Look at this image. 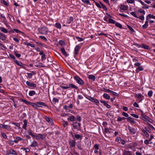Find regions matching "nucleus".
Masks as SVG:
<instances>
[{"mask_svg":"<svg viewBox=\"0 0 155 155\" xmlns=\"http://www.w3.org/2000/svg\"><path fill=\"white\" fill-rule=\"evenodd\" d=\"M77 146L78 148V149L81 150H83L82 148L81 147V144H78L77 145Z\"/></svg>","mask_w":155,"mask_h":155,"instance_id":"50","label":"nucleus"},{"mask_svg":"<svg viewBox=\"0 0 155 155\" xmlns=\"http://www.w3.org/2000/svg\"><path fill=\"white\" fill-rule=\"evenodd\" d=\"M88 78L89 79L93 81H94L95 80V77L93 75H90L88 76Z\"/></svg>","mask_w":155,"mask_h":155,"instance_id":"22","label":"nucleus"},{"mask_svg":"<svg viewBox=\"0 0 155 155\" xmlns=\"http://www.w3.org/2000/svg\"><path fill=\"white\" fill-rule=\"evenodd\" d=\"M153 91L151 90L149 91L147 95L149 97H151L153 95Z\"/></svg>","mask_w":155,"mask_h":155,"instance_id":"47","label":"nucleus"},{"mask_svg":"<svg viewBox=\"0 0 155 155\" xmlns=\"http://www.w3.org/2000/svg\"><path fill=\"white\" fill-rule=\"evenodd\" d=\"M25 45L27 46H30L31 47L34 48L35 47V45L33 44H31L30 43H25Z\"/></svg>","mask_w":155,"mask_h":155,"instance_id":"45","label":"nucleus"},{"mask_svg":"<svg viewBox=\"0 0 155 155\" xmlns=\"http://www.w3.org/2000/svg\"><path fill=\"white\" fill-rule=\"evenodd\" d=\"M26 85L29 87H32L31 88H35L36 87V85L32 82L27 81L26 82Z\"/></svg>","mask_w":155,"mask_h":155,"instance_id":"4","label":"nucleus"},{"mask_svg":"<svg viewBox=\"0 0 155 155\" xmlns=\"http://www.w3.org/2000/svg\"><path fill=\"white\" fill-rule=\"evenodd\" d=\"M81 1L84 3L88 4L90 5L91 4L89 0H81Z\"/></svg>","mask_w":155,"mask_h":155,"instance_id":"53","label":"nucleus"},{"mask_svg":"<svg viewBox=\"0 0 155 155\" xmlns=\"http://www.w3.org/2000/svg\"><path fill=\"white\" fill-rule=\"evenodd\" d=\"M138 11L140 13H143V15H144L145 14V12L144 10L140 9Z\"/></svg>","mask_w":155,"mask_h":155,"instance_id":"62","label":"nucleus"},{"mask_svg":"<svg viewBox=\"0 0 155 155\" xmlns=\"http://www.w3.org/2000/svg\"><path fill=\"white\" fill-rule=\"evenodd\" d=\"M68 120H69L71 121H73L75 120V118L74 116L72 115L71 117H70L69 119L68 118Z\"/></svg>","mask_w":155,"mask_h":155,"instance_id":"40","label":"nucleus"},{"mask_svg":"<svg viewBox=\"0 0 155 155\" xmlns=\"http://www.w3.org/2000/svg\"><path fill=\"white\" fill-rule=\"evenodd\" d=\"M141 112H142V114H141V118L144 121H147V120L150 119V118L149 117L143 113L142 111H141Z\"/></svg>","mask_w":155,"mask_h":155,"instance_id":"12","label":"nucleus"},{"mask_svg":"<svg viewBox=\"0 0 155 155\" xmlns=\"http://www.w3.org/2000/svg\"><path fill=\"white\" fill-rule=\"evenodd\" d=\"M128 128L131 134H134L136 133V131L135 128L131 127L130 126H128Z\"/></svg>","mask_w":155,"mask_h":155,"instance_id":"14","label":"nucleus"},{"mask_svg":"<svg viewBox=\"0 0 155 155\" xmlns=\"http://www.w3.org/2000/svg\"><path fill=\"white\" fill-rule=\"evenodd\" d=\"M55 26L56 27L60 29L61 28V25L60 23H56L55 24Z\"/></svg>","mask_w":155,"mask_h":155,"instance_id":"42","label":"nucleus"},{"mask_svg":"<svg viewBox=\"0 0 155 155\" xmlns=\"http://www.w3.org/2000/svg\"><path fill=\"white\" fill-rule=\"evenodd\" d=\"M100 102L104 104V105L106 106L107 108L109 109L110 107V106L105 101H101Z\"/></svg>","mask_w":155,"mask_h":155,"instance_id":"16","label":"nucleus"},{"mask_svg":"<svg viewBox=\"0 0 155 155\" xmlns=\"http://www.w3.org/2000/svg\"><path fill=\"white\" fill-rule=\"evenodd\" d=\"M10 126L5 125H4V127H3V128L7 130V129H9L10 128Z\"/></svg>","mask_w":155,"mask_h":155,"instance_id":"57","label":"nucleus"},{"mask_svg":"<svg viewBox=\"0 0 155 155\" xmlns=\"http://www.w3.org/2000/svg\"><path fill=\"white\" fill-rule=\"evenodd\" d=\"M61 51L64 55L66 56H68L67 54L65 51V50L64 48H61Z\"/></svg>","mask_w":155,"mask_h":155,"instance_id":"28","label":"nucleus"},{"mask_svg":"<svg viewBox=\"0 0 155 155\" xmlns=\"http://www.w3.org/2000/svg\"><path fill=\"white\" fill-rule=\"evenodd\" d=\"M27 133L28 134L31 135L32 137L34 136V135L31 132V130H28L27 131Z\"/></svg>","mask_w":155,"mask_h":155,"instance_id":"51","label":"nucleus"},{"mask_svg":"<svg viewBox=\"0 0 155 155\" xmlns=\"http://www.w3.org/2000/svg\"><path fill=\"white\" fill-rule=\"evenodd\" d=\"M75 140H69V147L71 148L74 147L76 145Z\"/></svg>","mask_w":155,"mask_h":155,"instance_id":"3","label":"nucleus"},{"mask_svg":"<svg viewBox=\"0 0 155 155\" xmlns=\"http://www.w3.org/2000/svg\"><path fill=\"white\" fill-rule=\"evenodd\" d=\"M23 123L24 124L22 126V128L25 130H26V127L27 125V121L25 119L23 120Z\"/></svg>","mask_w":155,"mask_h":155,"instance_id":"20","label":"nucleus"},{"mask_svg":"<svg viewBox=\"0 0 155 155\" xmlns=\"http://www.w3.org/2000/svg\"><path fill=\"white\" fill-rule=\"evenodd\" d=\"M99 145L97 144H95L94 147V148L95 150H98L99 149Z\"/></svg>","mask_w":155,"mask_h":155,"instance_id":"56","label":"nucleus"},{"mask_svg":"<svg viewBox=\"0 0 155 155\" xmlns=\"http://www.w3.org/2000/svg\"><path fill=\"white\" fill-rule=\"evenodd\" d=\"M39 32L41 34L47 35L48 31V29L46 27H44L41 28Z\"/></svg>","mask_w":155,"mask_h":155,"instance_id":"1","label":"nucleus"},{"mask_svg":"<svg viewBox=\"0 0 155 155\" xmlns=\"http://www.w3.org/2000/svg\"><path fill=\"white\" fill-rule=\"evenodd\" d=\"M119 143L122 145H124L126 143V141L124 140L121 139Z\"/></svg>","mask_w":155,"mask_h":155,"instance_id":"59","label":"nucleus"},{"mask_svg":"<svg viewBox=\"0 0 155 155\" xmlns=\"http://www.w3.org/2000/svg\"><path fill=\"white\" fill-rule=\"evenodd\" d=\"M74 78L79 84L82 85L84 84V81L79 76H76L74 77Z\"/></svg>","mask_w":155,"mask_h":155,"instance_id":"2","label":"nucleus"},{"mask_svg":"<svg viewBox=\"0 0 155 155\" xmlns=\"http://www.w3.org/2000/svg\"><path fill=\"white\" fill-rule=\"evenodd\" d=\"M127 27L132 32H134V30L133 29L130 25H127Z\"/></svg>","mask_w":155,"mask_h":155,"instance_id":"58","label":"nucleus"},{"mask_svg":"<svg viewBox=\"0 0 155 155\" xmlns=\"http://www.w3.org/2000/svg\"><path fill=\"white\" fill-rule=\"evenodd\" d=\"M36 92L34 91H31L29 92V95L30 96H32L35 94Z\"/></svg>","mask_w":155,"mask_h":155,"instance_id":"33","label":"nucleus"},{"mask_svg":"<svg viewBox=\"0 0 155 155\" xmlns=\"http://www.w3.org/2000/svg\"><path fill=\"white\" fill-rule=\"evenodd\" d=\"M14 53L16 57H18V58H20L21 57V55L20 54H18L17 53V52H16V51H14Z\"/></svg>","mask_w":155,"mask_h":155,"instance_id":"52","label":"nucleus"},{"mask_svg":"<svg viewBox=\"0 0 155 155\" xmlns=\"http://www.w3.org/2000/svg\"><path fill=\"white\" fill-rule=\"evenodd\" d=\"M141 47L147 50H149L150 49V47L149 46L144 44L142 45V46Z\"/></svg>","mask_w":155,"mask_h":155,"instance_id":"30","label":"nucleus"},{"mask_svg":"<svg viewBox=\"0 0 155 155\" xmlns=\"http://www.w3.org/2000/svg\"><path fill=\"white\" fill-rule=\"evenodd\" d=\"M115 25L117 27H118L120 29L122 28V25L120 24L118 22H116L115 23Z\"/></svg>","mask_w":155,"mask_h":155,"instance_id":"37","label":"nucleus"},{"mask_svg":"<svg viewBox=\"0 0 155 155\" xmlns=\"http://www.w3.org/2000/svg\"><path fill=\"white\" fill-rule=\"evenodd\" d=\"M73 127L74 129H79V128L77 124V122H74L72 124Z\"/></svg>","mask_w":155,"mask_h":155,"instance_id":"32","label":"nucleus"},{"mask_svg":"<svg viewBox=\"0 0 155 155\" xmlns=\"http://www.w3.org/2000/svg\"><path fill=\"white\" fill-rule=\"evenodd\" d=\"M123 155H132V152L129 151H125Z\"/></svg>","mask_w":155,"mask_h":155,"instance_id":"25","label":"nucleus"},{"mask_svg":"<svg viewBox=\"0 0 155 155\" xmlns=\"http://www.w3.org/2000/svg\"><path fill=\"white\" fill-rule=\"evenodd\" d=\"M0 30L5 33H7L8 32L7 30L4 27H0Z\"/></svg>","mask_w":155,"mask_h":155,"instance_id":"36","label":"nucleus"},{"mask_svg":"<svg viewBox=\"0 0 155 155\" xmlns=\"http://www.w3.org/2000/svg\"><path fill=\"white\" fill-rule=\"evenodd\" d=\"M110 93L111 94L114 95L116 96H118V94L117 93L115 92H114L110 90Z\"/></svg>","mask_w":155,"mask_h":155,"instance_id":"48","label":"nucleus"},{"mask_svg":"<svg viewBox=\"0 0 155 155\" xmlns=\"http://www.w3.org/2000/svg\"><path fill=\"white\" fill-rule=\"evenodd\" d=\"M122 115L123 116L126 117H128V116H129L128 114L127 113L125 112H123L122 114Z\"/></svg>","mask_w":155,"mask_h":155,"instance_id":"64","label":"nucleus"},{"mask_svg":"<svg viewBox=\"0 0 155 155\" xmlns=\"http://www.w3.org/2000/svg\"><path fill=\"white\" fill-rule=\"evenodd\" d=\"M38 145V143L36 141H34L31 143V146L32 147H36Z\"/></svg>","mask_w":155,"mask_h":155,"instance_id":"26","label":"nucleus"},{"mask_svg":"<svg viewBox=\"0 0 155 155\" xmlns=\"http://www.w3.org/2000/svg\"><path fill=\"white\" fill-rule=\"evenodd\" d=\"M74 134V140H75L76 139L78 140H81L82 139L83 136L82 134Z\"/></svg>","mask_w":155,"mask_h":155,"instance_id":"10","label":"nucleus"},{"mask_svg":"<svg viewBox=\"0 0 155 155\" xmlns=\"http://www.w3.org/2000/svg\"><path fill=\"white\" fill-rule=\"evenodd\" d=\"M29 105H31V106L34 108H35L36 107H37L36 102V103L30 102Z\"/></svg>","mask_w":155,"mask_h":155,"instance_id":"46","label":"nucleus"},{"mask_svg":"<svg viewBox=\"0 0 155 155\" xmlns=\"http://www.w3.org/2000/svg\"><path fill=\"white\" fill-rule=\"evenodd\" d=\"M21 150L23 151H25L26 153L29 152L30 151V150L28 148H25L21 147Z\"/></svg>","mask_w":155,"mask_h":155,"instance_id":"29","label":"nucleus"},{"mask_svg":"<svg viewBox=\"0 0 155 155\" xmlns=\"http://www.w3.org/2000/svg\"><path fill=\"white\" fill-rule=\"evenodd\" d=\"M108 23H109L114 24L116 22L114 20L110 18L108 19Z\"/></svg>","mask_w":155,"mask_h":155,"instance_id":"41","label":"nucleus"},{"mask_svg":"<svg viewBox=\"0 0 155 155\" xmlns=\"http://www.w3.org/2000/svg\"><path fill=\"white\" fill-rule=\"evenodd\" d=\"M128 6L124 5H121L120 6V9L123 10H127L128 8Z\"/></svg>","mask_w":155,"mask_h":155,"instance_id":"23","label":"nucleus"},{"mask_svg":"<svg viewBox=\"0 0 155 155\" xmlns=\"http://www.w3.org/2000/svg\"><path fill=\"white\" fill-rule=\"evenodd\" d=\"M21 101L24 102L25 104H27V105H29L30 103V102H29L27 100L25 99H21Z\"/></svg>","mask_w":155,"mask_h":155,"instance_id":"38","label":"nucleus"},{"mask_svg":"<svg viewBox=\"0 0 155 155\" xmlns=\"http://www.w3.org/2000/svg\"><path fill=\"white\" fill-rule=\"evenodd\" d=\"M76 38L78 40V41H81L84 40V39L83 38L78 36L76 37Z\"/></svg>","mask_w":155,"mask_h":155,"instance_id":"54","label":"nucleus"},{"mask_svg":"<svg viewBox=\"0 0 155 155\" xmlns=\"http://www.w3.org/2000/svg\"><path fill=\"white\" fill-rule=\"evenodd\" d=\"M35 74L36 73L34 71H32L31 73H27V78L30 79L32 77L33 75H35Z\"/></svg>","mask_w":155,"mask_h":155,"instance_id":"17","label":"nucleus"},{"mask_svg":"<svg viewBox=\"0 0 155 155\" xmlns=\"http://www.w3.org/2000/svg\"><path fill=\"white\" fill-rule=\"evenodd\" d=\"M130 115L133 116V117L136 118H138V116L137 115L135 114H131Z\"/></svg>","mask_w":155,"mask_h":155,"instance_id":"63","label":"nucleus"},{"mask_svg":"<svg viewBox=\"0 0 155 155\" xmlns=\"http://www.w3.org/2000/svg\"><path fill=\"white\" fill-rule=\"evenodd\" d=\"M33 137L37 140L43 139L44 138L43 135L42 134H37V135H34V136Z\"/></svg>","mask_w":155,"mask_h":155,"instance_id":"7","label":"nucleus"},{"mask_svg":"<svg viewBox=\"0 0 155 155\" xmlns=\"http://www.w3.org/2000/svg\"><path fill=\"white\" fill-rule=\"evenodd\" d=\"M143 68L142 66H140L139 67H137L136 70V73H138L139 71H142L143 70Z\"/></svg>","mask_w":155,"mask_h":155,"instance_id":"24","label":"nucleus"},{"mask_svg":"<svg viewBox=\"0 0 155 155\" xmlns=\"http://www.w3.org/2000/svg\"><path fill=\"white\" fill-rule=\"evenodd\" d=\"M6 153H8L12 155H17V154L16 151L12 149H11L8 150L6 151Z\"/></svg>","mask_w":155,"mask_h":155,"instance_id":"11","label":"nucleus"},{"mask_svg":"<svg viewBox=\"0 0 155 155\" xmlns=\"http://www.w3.org/2000/svg\"><path fill=\"white\" fill-rule=\"evenodd\" d=\"M45 119L49 123L50 125H54V123L53 122V120L51 118H50L48 117L45 116Z\"/></svg>","mask_w":155,"mask_h":155,"instance_id":"6","label":"nucleus"},{"mask_svg":"<svg viewBox=\"0 0 155 155\" xmlns=\"http://www.w3.org/2000/svg\"><path fill=\"white\" fill-rule=\"evenodd\" d=\"M135 97H137V98L140 99H141L139 100V102H141L143 100H144V96L142 95L141 94H136L134 96Z\"/></svg>","mask_w":155,"mask_h":155,"instance_id":"8","label":"nucleus"},{"mask_svg":"<svg viewBox=\"0 0 155 155\" xmlns=\"http://www.w3.org/2000/svg\"><path fill=\"white\" fill-rule=\"evenodd\" d=\"M73 21V17H70L69 19L67 20V22L68 23L70 24Z\"/></svg>","mask_w":155,"mask_h":155,"instance_id":"39","label":"nucleus"},{"mask_svg":"<svg viewBox=\"0 0 155 155\" xmlns=\"http://www.w3.org/2000/svg\"><path fill=\"white\" fill-rule=\"evenodd\" d=\"M130 14L133 16L134 17L136 18H138L137 15L135 13V12H132L130 13Z\"/></svg>","mask_w":155,"mask_h":155,"instance_id":"55","label":"nucleus"},{"mask_svg":"<svg viewBox=\"0 0 155 155\" xmlns=\"http://www.w3.org/2000/svg\"><path fill=\"white\" fill-rule=\"evenodd\" d=\"M16 140H14L15 143H18L19 141H21L22 140H24L23 139L21 138L20 137L18 136H17L16 137Z\"/></svg>","mask_w":155,"mask_h":155,"instance_id":"18","label":"nucleus"},{"mask_svg":"<svg viewBox=\"0 0 155 155\" xmlns=\"http://www.w3.org/2000/svg\"><path fill=\"white\" fill-rule=\"evenodd\" d=\"M149 18H152L155 19V16L151 14L148 15L146 17L147 20H148Z\"/></svg>","mask_w":155,"mask_h":155,"instance_id":"34","label":"nucleus"},{"mask_svg":"<svg viewBox=\"0 0 155 155\" xmlns=\"http://www.w3.org/2000/svg\"><path fill=\"white\" fill-rule=\"evenodd\" d=\"M80 49V46L78 45H77L75 48L74 50V57H75L77 56L79 52V51Z\"/></svg>","mask_w":155,"mask_h":155,"instance_id":"9","label":"nucleus"},{"mask_svg":"<svg viewBox=\"0 0 155 155\" xmlns=\"http://www.w3.org/2000/svg\"><path fill=\"white\" fill-rule=\"evenodd\" d=\"M39 38H40L42 40H44V41H47V39L44 36H39Z\"/></svg>","mask_w":155,"mask_h":155,"instance_id":"43","label":"nucleus"},{"mask_svg":"<svg viewBox=\"0 0 155 155\" xmlns=\"http://www.w3.org/2000/svg\"><path fill=\"white\" fill-rule=\"evenodd\" d=\"M102 91H104L105 92H110V90L108 89H107L105 88H104L103 89L101 90Z\"/></svg>","mask_w":155,"mask_h":155,"instance_id":"61","label":"nucleus"},{"mask_svg":"<svg viewBox=\"0 0 155 155\" xmlns=\"http://www.w3.org/2000/svg\"><path fill=\"white\" fill-rule=\"evenodd\" d=\"M37 107L42 108L44 107H47V105L44 102L41 101H37L36 102Z\"/></svg>","mask_w":155,"mask_h":155,"instance_id":"5","label":"nucleus"},{"mask_svg":"<svg viewBox=\"0 0 155 155\" xmlns=\"http://www.w3.org/2000/svg\"><path fill=\"white\" fill-rule=\"evenodd\" d=\"M69 88H74L75 89H77L78 87L74 85L73 84H70L68 85Z\"/></svg>","mask_w":155,"mask_h":155,"instance_id":"19","label":"nucleus"},{"mask_svg":"<svg viewBox=\"0 0 155 155\" xmlns=\"http://www.w3.org/2000/svg\"><path fill=\"white\" fill-rule=\"evenodd\" d=\"M88 99L92 102H94L96 104H99V101L98 100L94 99L93 97L91 96L89 97Z\"/></svg>","mask_w":155,"mask_h":155,"instance_id":"13","label":"nucleus"},{"mask_svg":"<svg viewBox=\"0 0 155 155\" xmlns=\"http://www.w3.org/2000/svg\"><path fill=\"white\" fill-rule=\"evenodd\" d=\"M16 32L17 33H22L21 31H19V30L16 29H14L13 30V31H12L13 33H14V32Z\"/></svg>","mask_w":155,"mask_h":155,"instance_id":"49","label":"nucleus"},{"mask_svg":"<svg viewBox=\"0 0 155 155\" xmlns=\"http://www.w3.org/2000/svg\"><path fill=\"white\" fill-rule=\"evenodd\" d=\"M58 101L59 100L58 99H57L56 98H54L53 99L52 101L53 102L55 103L56 102H58Z\"/></svg>","mask_w":155,"mask_h":155,"instance_id":"60","label":"nucleus"},{"mask_svg":"<svg viewBox=\"0 0 155 155\" xmlns=\"http://www.w3.org/2000/svg\"><path fill=\"white\" fill-rule=\"evenodd\" d=\"M1 2L3 3L6 6H8L9 5V4L5 0H1Z\"/></svg>","mask_w":155,"mask_h":155,"instance_id":"35","label":"nucleus"},{"mask_svg":"<svg viewBox=\"0 0 155 155\" xmlns=\"http://www.w3.org/2000/svg\"><path fill=\"white\" fill-rule=\"evenodd\" d=\"M127 121H129L131 124H135L136 122L134 120V119L130 117H128L126 118Z\"/></svg>","mask_w":155,"mask_h":155,"instance_id":"15","label":"nucleus"},{"mask_svg":"<svg viewBox=\"0 0 155 155\" xmlns=\"http://www.w3.org/2000/svg\"><path fill=\"white\" fill-rule=\"evenodd\" d=\"M6 39L5 35L2 33H0V40L2 41L5 40Z\"/></svg>","mask_w":155,"mask_h":155,"instance_id":"21","label":"nucleus"},{"mask_svg":"<svg viewBox=\"0 0 155 155\" xmlns=\"http://www.w3.org/2000/svg\"><path fill=\"white\" fill-rule=\"evenodd\" d=\"M103 97L105 99L107 100H109L110 99V97L107 94H104L103 95Z\"/></svg>","mask_w":155,"mask_h":155,"instance_id":"27","label":"nucleus"},{"mask_svg":"<svg viewBox=\"0 0 155 155\" xmlns=\"http://www.w3.org/2000/svg\"><path fill=\"white\" fill-rule=\"evenodd\" d=\"M68 125V123L67 121L63 120V126L64 127H65L67 126Z\"/></svg>","mask_w":155,"mask_h":155,"instance_id":"44","label":"nucleus"},{"mask_svg":"<svg viewBox=\"0 0 155 155\" xmlns=\"http://www.w3.org/2000/svg\"><path fill=\"white\" fill-rule=\"evenodd\" d=\"M14 61L15 62V63L18 65L19 66H22L23 64L21 62L19 61L16 60H15Z\"/></svg>","mask_w":155,"mask_h":155,"instance_id":"31","label":"nucleus"}]
</instances>
